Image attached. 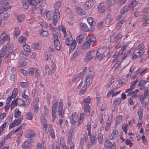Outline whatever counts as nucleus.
Listing matches in <instances>:
<instances>
[{"mask_svg":"<svg viewBox=\"0 0 149 149\" xmlns=\"http://www.w3.org/2000/svg\"><path fill=\"white\" fill-rule=\"evenodd\" d=\"M122 35L120 33H118L117 35H116V40L117 41V42L119 40L121 39V38L122 37Z\"/></svg>","mask_w":149,"mask_h":149,"instance_id":"774afa93","label":"nucleus"},{"mask_svg":"<svg viewBox=\"0 0 149 149\" xmlns=\"http://www.w3.org/2000/svg\"><path fill=\"white\" fill-rule=\"evenodd\" d=\"M56 15L54 17V19H52V23L54 26H56V23L60 16V13L58 10H56L55 11Z\"/></svg>","mask_w":149,"mask_h":149,"instance_id":"39448f33","label":"nucleus"},{"mask_svg":"<svg viewBox=\"0 0 149 149\" xmlns=\"http://www.w3.org/2000/svg\"><path fill=\"white\" fill-rule=\"evenodd\" d=\"M80 52V50L79 49H77V50L74 52L73 54L72 58V59H74L75 57H76L79 54Z\"/></svg>","mask_w":149,"mask_h":149,"instance_id":"49530a36","label":"nucleus"},{"mask_svg":"<svg viewBox=\"0 0 149 149\" xmlns=\"http://www.w3.org/2000/svg\"><path fill=\"white\" fill-rule=\"evenodd\" d=\"M54 45L56 49L58 50H59L61 49V44L59 40H56L54 42Z\"/></svg>","mask_w":149,"mask_h":149,"instance_id":"b1692460","label":"nucleus"},{"mask_svg":"<svg viewBox=\"0 0 149 149\" xmlns=\"http://www.w3.org/2000/svg\"><path fill=\"white\" fill-rule=\"evenodd\" d=\"M139 99L141 105L143 107H145L148 105V102L145 101L143 98H140Z\"/></svg>","mask_w":149,"mask_h":149,"instance_id":"72a5a7b5","label":"nucleus"},{"mask_svg":"<svg viewBox=\"0 0 149 149\" xmlns=\"http://www.w3.org/2000/svg\"><path fill=\"white\" fill-rule=\"evenodd\" d=\"M23 120L22 117H20L17 119H15L14 121H15V124L16 126L20 124Z\"/></svg>","mask_w":149,"mask_h":149,"instance_id":"f704fd0d","label":"nucleus"},{"mask_svg":"<svg viewBox=\"0 0 149 149\" xmlns=\"http://www.w3.org/2000/svg\"><path fill=\"white\" fill-rule=\"evenodd\" d=\"M110 41L111 42L113 43L117 42L115 36H111L110 37Z\"/></svg>","mask_w":149,"mask_h":149,"instance_id":"338daca9","label":"nucleus"},{"mask_svg":"<svg viewBox=\"0 0 149 149\" xmlns=\"http://www.w3.org/2000/svg\"><path fill=\"white\" fill-rule=\"evenodd\" d=\"M7 46L5 45L1 49L0 51V58L2 59V58L5 56V53L6 52Z\"/></svg>","mask_w":149,"mask_h":149,"instance_id":"9b49d317","label":"nucleus"},{"mask_svg":"<svg viewBox=\"0 0 149 149\" xmlns=\"http://www.w3.org/2000/svg\"><path fill=\"white\" fill-rule=\"evenodd\" d=\"M33 47L34 49H41L39 44L37 43H35L33 45Z\"/></svg>","mask_w":149,"mask_h":149,"instance_id":"5fc2aeb1","label":"nucleus"},{"mask_svg":"<svg viewBox=\"0 0 149 149\" xmlns=\"http://www.w3.org/2000/svg\"><path fill=\"white\" fill-rule=\"evenodd\" d=\"M81 74V73L80 72L77 74H76L74 75V77L72 79V80L70 81V82H72L73 81H78L80 79V76Z\"/></svg>","mask_w":149,"mask_h":149,"instance_id":"a878e982","label":"nucleus"},{"mask_svg":"<svg viewBox=\"0 0 149 149\" xmlns=\"http://www.w3.org/2000/svg\"><path fill=\"white\" fill-rule=\"evenodd\" d=\"M95 54V51L92 50L89 51L86 54L85 58V61L86 62L90 61L94 56Z\"/></svg>","mask_w":149,"mask_h":149,"instance_id":"f03ea898","label":"nucleus"},{"mask_svg":"<svg viewBox=\"0 0 149 149\" xmlns=\"http://www.w3.org/2000/svg\"><path fill=\"white\" fill-rule=\"evenodd\" d=\"M126 19L123 18L120 21L118 22L116 25V28L118 29H120L122 27V24L126 21Z\"/></svg>","mask_w":149,"mask_h":149,"instance_id":"412c9836","label":"nucleus"},{"mask_svg":"<svg viewBox=\"0 0 149 149\" xmlns=\"http://www.w3.org/2000/svg\"><path fill=\"white\" fill-rule=\"evenodd\" d=\"M75 10L76 13L79 15H83L86 13L79 6L76 7Z\"/></svg>","mask_w":149,"mask_h":149,"instance_id":"f8f14e48","label":"nucleus"},{"mask_svg":"<svg viewBox=\"0 0 149 149\" xmlns=\"http://www.w3.org/2000/svg\"><path fill=\"white\" fill-rule=\"evenodd\" d=\"M118 133V132L117 130L115 129L113 130V132L112 134H111L109 136V140H112L116 139L117 137Z\"/></svg>","mask_w":149,"mask_h":149,"instance_id":"ddd939ff","label":"nucleus"},{"mask_svg":"<svg viewBox=\"0 0 149 149\" xmlns=\"http://www.w3.org/2000/svg\"><path fill=\"white\" fill-rule=\"evenodd\" d=\"M92 78V76L91 75H88L86 78L85 81L86 82V84L89 85L90 84V79Z\"/></svg>","mask_w":149,"mask_h":149,"instance_id":"a19ab883","label":"nucleus"},{"mask_svg":"<svg viewBox=\"0 0 149 149\" xmlns=\"http://www.w3.org/2000/svg\"><path fill=\"white\" fill-rule=\"evenodd\" d=\"M112 145V143L110 142L108 139H106L104 149H109Z\"/></svg>","mask_w":149,"mask_h":149,"instance_id":"a211bd4d","label":"nucleus"},{"mask_svg":"<svg viewBox=\"0 0 149 149\" xmlns=\"http://www.w3.org/2000/svg\"><path fill=\"white\" fill-rule=\"evenodd\" d=\"M20 30L18 28H16L15 30V35L16 37H17L20 34Z\"/></svg>","mask_w":149,"mask_h":149,"instance_id":"13d9d810","label":"nucleus"},{"mask_svg":"<svg viewBox=\"0 0 149 149\" xmlns=\"http://www.w3.org/2000/svg\"><path fill=\"white\" fill-rule=\"evenodd\" d=\"M61 1L57 2L56 3L54 6V7L55 9V11L56 10H58V9L61 7Z\"/></svg>","mask_w":149,"mask_h":149,"instance_id":"de8ad7c7","label":"nucleus"},{"mask_svg":"<svg viewBox=\"0 0 149 149\" xmlns=\"http://www.w3.org/2000/svg\"><path fill=\"white\" fill-rule=\"evenodd\" d=\"M87 21L89 24L91 26L92 25L93 26L95 24V22H93V19L91 17H90L88 18L87 19Z\"/></svg>","mask_w":149,"mask_h":149,"instance_id":"09e8293b","label":"nucleus"},{"mask_svg":"<svg viewBox=\"0 0 149 149\" xmlns=\"http://www.w3.org/2000/svg\"><path fill=\"white\" fill-rule=\"evenodd\" d=\"M23 48L24 50L27 53V54H25V55H28L31 52V50L30 47L28 45L25 44L24 45H23Z\"/></svg>","mask_w":149,"mask_h":149,"instance_id":"f3484780","label":"nucleus"},{"mask_svg":"<svg viewBox=\"0 0 149 149\" xmlns=\"http://www.w3.org/2000/svg\"><path fill=\"white\" fill-rule=\"evenodd\" d=\"M17 105V103L16 100H14L12 101V103L10 106V109L11 110H13L15 106Z\"/></svg>","mask_w":149,"mask_h":149,"instance_id":"58836bf2","label":"nucleus"},{"mask_svg":"<svg viewBox=\"0 0 149 149\" xmlns=\"http://www.w3.org/2000/svg\"><path fill=\"white\" fill-rule=\"evenodd\" d=\"M49 134L52 137V139H54L55 137V135L54 130L52 128H50L49 130Z\"/></svg>","mask_w":149,"mask_h":149,"instance_id":"37998d69","label":"nucleus"},{"mask_svg":"<svg viewBox=\"0 0 149 149\" xmlns=\"http://www.w3.org/2000/svg\"><path fill=\"white\" fill-rule=\"evenodd\" d=\"M71 46L70 48V51H72L75 48L76 45V42L75 40H74L73 41V43L70 45Z\"/></svg>","mask_w":149,"mask_h":149,"instance_id":"79ce46f5","label":"nucleus"},{"mask_svg":"<svg viewBox=\"0 0 149 149\" xmlns=\"http://www.w3.org/2000/svg\"><path fill=\"white\" fill-rule=\"evenodd\" d=\"M22 146L24 149H30L29 143L28 141L24 142L22 144Z\"/></svg>","mask_w":149,"mask_h":149,"instance_id":"c9c22d12","label":"nucleus"},{"mask_svg":"<svg viewBox=\"0 0 149 149\" xmlns=\"http://www.w3.org/2000/svg\"><path fill=\"white\" fill-rule=\"evenodd\" d=\"M74 128H72L70 129L69 132L68 137V142L70 143L74 134Z\"/></svg>","mask_w":149,"mask_h":149,"instance_id":"6e6552de","label":"nucleus"},{"mask_svg":"<svg viewBox=\"0 0 149 149\" xmlns=\"http://www.w3.org/2000/svg\"><path fill=\"white\" fill-rule=\"evenodd\" d=\"M79 26L81 30L83 31H87L89 30L88 27L84 23L82 22L80 23Z\"/></svg>","mask_w":149,"mask_h":149,"instance_id":"4468645a","label":"nucleus"},{"mask_svg":"<svg viewBox=\"0 0 149 149\" xmlns=\"http://www.w3.org/2000/svg\"><path fill=\"white\" fill-rule=\"evenodd\" d=\"M122 118V116H118L116 117L115 120L116 125H118L121 122Z\"/></svg>","mask_w":149,"mask_h":149,"instance_id":"c756f323","label":"nucleus"},{"mask_svg":"<svg viewBox=\"0 0 149 149\" xmlns=\"http://www.w3.org/2000/svg\"><path fill=\"white\" fill-rule=\"evenodd\" d=\"M91 101V99L89 96H88L84 100V102L85 103V104H88V103H90Z\"/></svg>","mask_w":149,"mask_h":149,"instance_id":"69168bd1","label":"nucleus"},{"mask_svg":"<svg viewBox=\"0 0 149 149\" xmlns=\"http://www.w3.org/2000/svg\"><path fill=\"white\" fill-rule=\"evenodd\" d=\"M127 124H124L123 125L122 129L126 134L127 133Z\"/></svg>","mask_w":149,"mask_h":149,"instance_id":"052dcab7","label":"nucleus"},{"mask_svg":"<svg viewBox=\"0 0 149 149\" xmlns=\"http://www.w3.org/2000/svg\"><path fill=\"white\" fill-rule=\"evenodd\" d=\"M115 3L114 0H108L107 2V4L109 6H110L113 5Z\"/></svg>","mask_w":149,"mask_h":149,"instance_id":"6e6d98bb","label":"nucleus"},{"mask_svg":"<svg viewBox=\"0 0 149 149\" xmlns=\"http://www.w3.org/2000/svg\"><path fill=\"white\" fill-rule=\"evenodd\" d=\"M91 45H93L96 41L95 37L93 36H89L86 40Z\"/></svg>","mask_w":149,"mask_h":149,"instance_id":"423d86ee","label":"nucleus"},{"mask_svg":"<svg viewBox=\"0 0 149 149\" xmlns=\"http://www.w3.org/2000/svg\"><path fill=\"white\" fill-rule=\"evenodd\" d=\"M121 101V99L120 97L118 98H116L114 101L113 104H115L117 106L118 104H119Z\"/></svg>","mask_w":149,"mask_h":149,"instance_id":"a18cd8bd","label":"nucleus"},{"mask_svg":"<svg viewBox=\"0 0 149 149\" xmlns=\"http://www.w3.org/2000/svg\"><path fill=\"white\" fill-rule=\"evenodd\" d=\"M25 16L24 15H19L17 17V19L18 21L20 22L23 21L24 19Z\"/></svg>","mask_w":149,"mask_h":149,"instance_id":"3c124183","label":"nucleus"},{"mask_svg":"<svg viewBox=\"0 0 149 149\" xmlns=\"http://www.w3.org/2000/svg\"><path fill=\"white\" fill-rule=\"evenodd\" d=\"M97 8L100 9V10L102 13L104 12L106 9V8L104 5H103L102 4H100L97 6Z\"/></svg>","mask_w":149,"mask_h":149,"instance_id":"c85d7f7f","label":"nucleus"},{"mask_svg":"<svg viewBox=\"0 0 149 149\" xmlns=\"http://www.w3.org/2000/svg\"><path fill=\"white\" fill-rule=\"evenodd\" d=\"M26 116L28 119L31 120L33 118L32 113L31 112H28L26 113Z\"/></svg>","mask_w":149,"mask_h":149,"instance_id":"bf43d9fd","label":"nucleus"},{"mask_svg":"<svg viewBox=\"0 0 149 149\" xmlns=\"http://www.w3.org/2000/svg\"><path fill=\"white\" fill-rule=\"evenodd\" d=\"M90 136V140L92 145L95 144L96 142V135L95 134L88 135Z\"/></svg>","mask_w":149,"mask_h":149,"instance_id":"1a4fd4ad","label":"nucleus"},{"mask_svg":"<svg viewBox=\"0 0 149 149\" xmlns=\"http://www.w3.org/2000/svg\"><path fill=\"white\" fill-rule=\"evenodd\" d=\"M147 82H148V81H146L143 79H142L139 81V83L138 84V86H144V85H145Z\"/></svg>","mask_w":149,"mask_h":149,"instance_id":"ea45409f","label":"nucleus"},{"mask_svg":"<svg viewBox=\"0 0 149 149\" xmlns=\"http://www.w3.org/2000/svg\"><path fill=\"white\" fill-rule=\"evenodd\" d=\"M0 45L2 44L4 42H6V45L7 46L9 42L10 37L5 33H2L0 37Z\"/></svg>","mask_w":149,"mask_h":149,"instance_id":"f257e3e1","label":"nucleus"},{"mask_svg":"<svg viewBox=\"0 0 149 149\" xmlns=\"http://www.w3.org/2000/svg\"><path fill=\"white\" fill-rule=\"evenodd\" d=\"M94 3V1L93 0H89L87 1L84 5V8L86 10L89 9L90 7L93 6Z\"/></svg>","mask_w":149,"mask_h":149,"instance_id":"0eeeda50","label":"nucleus"},{"mask_svg":"<svg viewBox=\"0 0 149 149\" xmlns=\"http://www.w3.org/2000/svg\"><path fill=\"white\" fill-rule=\"evenodd\" d=\"M149 95V92L148 89L145 91L143 93V96L142 94L141 95H139L138 96L140 98H143L145 100L147 97V96Z\"/></svg>","mask_w":149,"mask_h":149,"instance_id":"393cba45","label":"nucleus"},{"mask_svg":"<svg viewBox=\"0 0 149 149\" xmlns=\"http://www.w3.org/2000/svg\"><path fill=\"white\" fill-rule=\"evenodd\" d=\"M137 2L136 1H133L132 3L130 4L129 5V6L130 8V10H132L133 9L132 8L133 7L136 6L137 4Z\"/></svg>","mask_w":149,"mask_h":149,"instance_id":"8fccbe9b","label":"nucleus"},{"mask_svg":"<svg viewBox=\"0 0 149 149\" xmlns=\"http://www.w3.org/2000/svg\"><path fill=\"white\" fill-rule=\"evenodd\" d=\"M15 100H16V102L17 104H18V103H19L20 104V105L22 106H25L26 104L22 99L19 98H17L16 99H15Z\"/></svg>","mask_w":149,"mask_h":149,"instance_id":"2f4dec72","label":"nucleus"},{"mask_svg":"<svg viewBox=\"0 0 149 149\" xmlns=\"http://www.w3.org/2000/svg\"><path fill=\"white\" fill-rule=\"evenodd\" d=\"M91 125L90 123H88L87 125V130L88 132V134L89 135L91 133Z\"/></svg>","mask_w":149,"mask_h":149,"instance_id":"e2e57ef3","label":"nucleus"},{"mask_svg":"<svg viewBox=\"0 0 149 149\" xmlns=\"http://www.w3.org/2000/svg\"><path fill=\"white\" fill-rule=\"evenodd\" d=\"M105 56V55L104 54H101L100 53L96 52L95 57L100 60L103 59Z\"/></svg>","mask_w":149,"mask_h":149,"instance_id":"cd10ccee","label":"nucleus"},{"mask_svg":"<svg viewBox=\"0 0 149 149\" xmlns=\"http://www.w3.org/2000/svg\"><path fill=\"white\" fill-rule=\"evenodd\" d=\"M56 12L55 11L54 13L50 11H48L46 13V17L47 19L49 20H51L52 19H54V17H55Z\"/></svg>","mask_w":149,"mask_h":149,"instance_id":"20e7f679","label":"nucleus"},{"mask_svg":"<svg viewBox=\"0 0 149 149\" xmlns=\"http://www.w3.org/2000/svg\"><path fill=\"white\" fill-rule=\"evenodd\" d=\"M84 117V113H81L80 114V117L78 118V123L77 125V126L79 127V125L83 123Z\"/></svg>","mask_w":149,"mask_h":149,"instance_id":"dca6fc26","label":"nucleus"},{"mask_svg":"<svg viewBox=\"0 0 149 149\" xmlns=\"http://www.w3.org/2000/svg\"><path fill=\"white\" fill-rule=\"evenodd\" d=\"M18 90L17 88H15L12 92V94L11 95L12 97V98H15L16 96L17 95Z\"/></svg>","mask_w":149,"mask_h":149,"instance_id":"e433bc0d","label":"nucleus"},{"mask_svg":"<svg viewBox=\"0 0 149 149\" xmlns=\"http://www.w3.org/2000/svg\"><path fill=\"white\" fill-rule=\"evenodd\" d=\"M78 117L77 115L74 113H72L70 117V122L71 124L74 125L77 121L78 122Z\"/></svg>","mask_w":149,"mask_h":149,"instance_id":"7ed1b4c3","label":"nucleus"},{"mask_svg":"<svg viewBox=\"0 0 149 149\" xmlns=\"http://www.w3.org/2000/svg\"><path fill=\"white\" fill-rule=\"evenodd\" d=\"M84 37V36L83 35H80L77 38L76 40L78 43L80 44L83 42Z\"/></svg>","mask_w":149,"mask_h":149,"instance_id":"7c9ffc66","label":"nucleus"},{"mask_svg":"<svg viewBox=\"0 0 149 149\" xmlns=\"http://www.w3.org/2000/svg\"><path fill=\"white\" fill-rule=\"evenodd\" d=\"M40 33L41 36L45 37L47 36L48 35V33L47 31L43 30H40Z\"/></svg>","mask_w":149,"mask_h":149,"instance_id":"c03bdc74","label":"nucleus"},{"mask_svg":"<svg viewBox=\"0 0 149 149\" xmlns=\"http://www.w3.org/2000/svg\"><path fill=\"white\" fill-rule=\"evenodd\" d=\"M90 107L88 104H85L84 105V112L86 113V116H89L90 115Z\"/></svg>","mask_w":149,"mask_h":149,"instance_id":"6ab92c4d","label":"nucleus"},{"mask_svg":"<svg viewBox=\"0 0 149 149\" xmlns=\"http://www.w3.org/2000/svg\"><path fill=\"white\" fill-rule=\"evenodd\" d=\"M10 2L7 0H0V4L1 5H10Z\"/></svg>","mask_w":149,"mask_h":149,"instance_id":"473e14b6","label":"nucleus"},{"mask_svg":"<svg viewBox=\"0 0 149 149\" xmlns=\"http://www.w3.org/2000/svg\"><path fill=\"white\" fill-rule=\"evenodd\" d=\"M52 121L53 122L54 121L55 118L56 117V109L52 108Z\"/></svg>","mask_w":149,"mask_h":149,"instance_id":"bb28decb","label":"nucleus"},{"mask_svg":"<svg viewBox=\"0 0 149 149\" xmlns=\"http://www.w3.org/2000/svg\"><path fill=\"white\" fill-rule=\"evenodd\" d=\"M58 112L60 116L61 117H63L64 111L63 110V107H61V106H58Z\"/></svg>","mask_w":149,"mask_h":149,"instance_id":"4be33fe9","label":"nucleus"},{"mask_svg":"<svg viewBox=\"0 0 149 149\" xmlns=\"http://www.w3.org/2000/svg\"><path fill=\"white\" fill-rule=\"evenodd\" d=\"M10 15V14L6 12H3L0 13V19L2 20L6 19Z\"/></svg>","mask_w":149,"mask_h":149,"instance_id":"9d476101","label":"nucleus"},{"mask_svg":"<svg viewBox=\"0 0 149 149\" xmlns=\"http://www.w3.org/2000/svg\"><path fill=\"white\" fill-rule=\"evenodd\" d=\"M91 45L86 40V41L84 43L82 46V48L86 49H88L90 47V46Z\"/></svg>","mask_w":149,"mask_h":149,"instance_id":"5701e85b","label":"nucleus"},{"mask_svg":"<svg viewBox=\"0 0 149 149\" xmlns=\"http://www.w3.org/2000/svg\"><path fill=\"white\" fill-rule=\"evenodd\" d=\"M97 138L99 143L101 144L103 140V135L101 133V132L98 134Z\"/></svg>","mask_w":149,"mask_h":149,"instance_id":"864d4df0","label":"nucleus"},{"mask_svg":"<svg viewBox=\"0 0 149 149\" xmlns=\"http://www.w3.org/2000/svg\"><path fill=\"white\" fill-rule=\"evenodd\" d=\"M38 104L37 103V104H36L35 103H34L33 104V107L34 108V112L35 113H37L38 110Z\"/></svg>","mask_w":149,"mask_h":149,"instance_id":"680f3d73","label":"nucleus"},{"mask_svg":"<svg viewBox=\"0 0 149 149\" xmlns=\"http://www.w3.org/2000/svg\"><path fill=\"white\" fill-rule=\"evenodd\" d=\"M130 8L128 6H125L123 9L120 10V13L122 15H124L125 14Z\"/></svg>","mask_w":149,"mask_h":149,"instance_id":"2eb2a0df","label":"nucleus"},{"mask_svg":"<svg viewBox=\"0 0 149 149\" xmlns=\"http://www.w3.org/2000/svg\"><path fill=\"white\" fill-rule=\"evenodd\" d=\"M7 122H5L1 126H0V130L4 131L6 126Z\"/></svg>","mask_w":149,"mask_h":149,"instance_id":"4d7b16f0","label":"nucleus"},{"mask_svg":"<svg viewBox=\"0 0 149 149\" xmlns=\"http://www.w3.org/2000/svg\"><path fill=\"white\" fill-rule=\"evenodd\" d=\"M60 142L61 143H62V148L63 149H69V148L65 145V142L63 143V141L62 140H60Z\"/></svg>","mask_w":149,"mask_h":149,"instance_id":"0e129e2a","label":"nucleus"},{"mask_svg":"<svg viewBox=\"0 0 149 149\" xmlns=\"http://www.w3.org/2000/svg\"><path fill=\"white\" fill-rule=\"evenodd\" d=\"M24 8L27 9L29 5V0H21Z\"/></svg>","mask_w":149,"mask_h":149,"instance_id":"aec40b11","label":"nucleus"},{"mask_svg":"<svg viewBox=\"0 0 149 149\" xmlns=\"http://www.w3.org/2000/svg\"><path fill=\"white\" fill-rule=\"evenodd\" d=\"M37 4L41 6H44L45 5V0H36Z\"/></svg>","mask_w":149,"mask_h":149,"instance_id":"4c0bfd02","label":"nucleus"},{"mask_svg":"<svg viewBox=\"0 0 149 149\" xmlns=\"http://www.w3.org/2000/svg\"><path fill=\"white\" fill-rule=\"evenodd\" d=\"M72 38L71 37V38H68L67 39L66 41V43L68 45H70L73 43Z\"/></svg>","mask_w":149,"mask_h":149,"instance_id":"603ef678","label":"nucleus"}]
</instances>
